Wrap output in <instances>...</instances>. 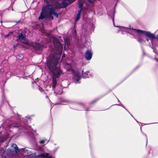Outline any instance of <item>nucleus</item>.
I'll use <instances>...</instances> for the list:
<instances>
[{
    "label": "nucleus",
    "mask_w": 158,
    "mask_h": 158,
    "mask_svg": "<svg viewBox=\"0 0 158 158\" xmlns=\"http://www.w3.org/2000/svg\"><path fill=\"white\" fill-rule=\"evenodd\" d=\"M49 154L48 153H46V155H45L44 153L41 154H40L38 155V157L43 158H44L45 157H47V158H49L50 157H51L52 156H49Z\"/></svg>",
    "instance_id": "obj_8"
},
{
    "label": "nucleus",
    "mask_w": 158,
    "mask_h": 158,
    "mask_svg": "<svg viewBox=\"0 0 158 158\" xmlns=\"http://www.w3.org/2000/svg\"><path fill=\"white\" fill-rule=\"evenodd\" d=\"M62 13H59L58 14L56 12H55V11H53V12L52 14V15H55L56 17L58 18V17L59 14H61Z\"/></svg>",
    "instance_id": "obj_17"
},
{
    "label": "nucleus",
    "mask_w": 158,
    "mask_h": 158,
    "mask_svg": "<svg viewBox=\"0 0 158 158\" xmlns=\"http://www.w3.org/2000/svg\"><path fill=\"white\" fill-rule=\"evenodd\" d=\"M146 41H148H148H149V39H148V38H147L146 39Z\"/></svg>",
    "instance_id": "obj_26"
},
{
    "label": "nucleus",
    "mask_w": 158,
    "mask_h": 158,
    "mask_svg": "<svg viewBox=\"0 0 158 158\" xmlns=\"http://www.w3.org/2000/svg\"><path fill=\"white\" fill-rule=\"evenodd\" d=\"M52 15H47V17H49V18H50L52 20H53V19L54 17L52 16Z\"/></svg>",
    "instance_id": "obj_20"
},
{
    "label": "nucleus",
    "mask_w": 158,
    "mask_h": 158,
    "mask_svg": "<svg viewBox=\"0 0 158 158\" xmlns=\"http://www.w3.org/2000/svg\"><path fill=\"white\" fill-rule=\"evenodd\" d=\"M47 5L44 6L42 9V11L44 13H45L46 15H52L53 11H55L53 8V6L52 4H50L49 0H47L46 2Z\"/></svg>",
    "instance_id": "obj_2"
},
{
    "label": "nucleus",
    "mask_w": 158,
    "mask_h": 158,
    "mask_svg": "<svg viewBox=\"0 0 158 158\" xmlns=\"http://www.w3.org/2000/svg\"><path fill=\"white\" fill-rule=\"evenodd\" d=\"M75 77H76L77 78L76 80L77 81H79L81 79V77L78 74H76L75 75Z\"/></svg>",
    "instance_id": "obj_16"
},
{
    "label": "nucleus",
    "mask_w": 158,
    "mask_h": 158,
    "mask_svg": "<svg viewBox=\"0 0 158 158\" xmlns=\"http://www.w3.org/2000/svg\"><path fill=\"white\" fill-rule=\"evenodd\" d=\"M81 104V105H83V104Z\"/></svg>",
    "instance_id": "obj_33"
},
{
    "label": "nucleus",
    "mask_w": 158,
    "mask_h": 158,
    "mask_svg": "<svg viewBox=\"0 0 158 158\" xmlns=\"http://www.w3.org/2000/svg\"><path fill=\"white\" fill-rule=\"evenodd\" d=\"M147 140L146 139V145L147 144Z\"/></svg>",
    "instance_id": "obj_27"
},
{
    "label": "nucleus",
    "mask_w": 158,
    "mask_h": 158,
    "mask_svg": "<svg viewBox=\"0 0 158 158\" xmlns=\"http://www.w3.org/2000/svg\"><path fill=\"white\" fill-rule=\"evenodd\" d=\"M156 61H158V59H156Z\"/></svg>",
    "instance_id": "obj_29"
},
{
    "label": "nucleus",
    "mask_w": 158,
    "mask_h": 158,
    "mask_svg": "<svg viewBox=\"0 0 158 158\" xmlns=\"http://www.w3.org/2000/svg\"><path fill=\"white\" fill-rule=\"evenodd\" d=\"M44 141L43 140H41L40 141V143H41V144H44Z\"/></svg>",
    "instance_id": "obj_24"
},
{
    "label": "nucleus",
    "mask_w": 158,
    "mask_h": 158,
    "mask_svg": "<svg viewBox=\"0 0 158 158\" xmlns=\"http://www.w3.org/2000/svg\"><path fill=\"white\" fill-rule=\"evenodd\" d=\"M62 58H63V57H65V55H64V54H63V55H62Z\"/></svg>",
    "instance_id": "obj_25"
},
{
    "label": "nucleus",
    "mask_w": 158,
    "mask_h": 158,
    "mask_svg": "<svg viewBox=\"0 0 158 158\" xmlns=\"http://www.w3.org/2000/svg\"><path fill=\"white\" fill-rule=\"evenodd\" d=\"M127 29H129L131 30H132L133 31H136V32L138 33V34H144L145 35L149 38L150 39H157V38L153 34L151 33L150 32L147 31H143L142 30H140L139 29H134L133 28H126Z\"/></svg>",
    "instance_id": "obj_3"
},
{
    "label": "nucleus",
    "mask_w": 158,
    "mask_h": 158,
    "mask_svg": "<svg viewBox=\"0 0 158 158\" xmlns=\"http://www.w3.org/2000/svg\"><path fill=\"white\" fill-rule=\"evenodd\" d=\"M1 133V132L0 131V134Z\"/></svg>",
    "instance_id": "obj_34"
},
{
    "label": "nucleus",
    "mask_w": 158,
    "mask_h": 158,
    "mask_svg": "<svg viewBox=\"0 0 158 158\" xmlns=\"http://www.w3.org/2000/svg\"><path fill=\"white\" fill-rule=\"evenodd\" d=\"M92 54L91 50H87L85 54V57L87 60H90L92 58Z\"/></svg>",
    "instance_id": "obj_6"
},
{
    "label": "nucleus",
    "mask_w": 158,
    "mask_h": 158,
    "mask_svg": "<svg viewBox=\"0 0 158 158\" xmlns=\"http://www.w3.org/2000/svg\"><path fill=\"white\" fill-rule=\"evenodd\" d=\"M25 41H24L23 40L22 41V42L26 45H29V46H31V44L28 41L26 40V38H25Z\"/></svg>",
    "instance_id": "obj_13"
},
{
    "label": "nucleus",
    "mask_w": 158,
    "mask_h": 158,
    "mask_svg": "<svg viewBox=\"0 0 158 158\" xmlns=\"http://www.w3.org/2000/svg\"><path fill=\"white\" fill-rule=\"evenodd\" d=\"M14 148L15 149V152L18 153L20 152V150L19 149L18 146L15 144V146L14 147Z\"/></svg>",
    "instance_id": "obj_15"
},
{
    "label": "nucleus",
    "mask_w": 158,
    "mask_h": 158,
    "mask_svg": "<svg viewBox=\"0 0 158 158\" xmlns=\"http://www.w3.org/2000/svg\"><path fill=\"white\" fill-rule=\"evenodd\" d=\"M33 49L35 52H41L42 49L46 47V45L43 44L35 43L32 44Z\"/></svg>",
    "instance_id": "obj_5"
},
{
    "label": "nucleus",
    "mask_w": 158,
    "mask_h": 158,
    "mask_svg": "<svg viewBox=\"0 0 158 158\" xmlns=\"http://www.w3.org/2000/svg\"><path fill=\"white\" fill-rule=\"evenodd\" d=\"M131 27V26H129V27Z\"/></svg>",
    "instance_id": "obj_30"
},
{
    "label": "nucleus",
    "mask_w": 158,
    "mask_h": 158,
    "mask_svg": "<svg viewBox=\"0 0 158 158\" xmlns=\"http://www.w3.org/2000/svg\"><path fill=\"white\" fill-rule=\"evenodd\" d=\"M20 22L21 20H19L18 21H14L13 22H15V24H16Z\"/></svg>",
    "instance_id": "obj_22"
},
{
    "label": "nucleus",
    "mask_w": 158,
    "mask_h": 158,
    "mask_svg": "<svg viewBox=\"0 0 158 158\" xmlns=\"http://www.w3.org/2000/svg\"><path fill=\"white\" fill-rule=\"evenodd\" d=\"M47 17V15H46L45 13H44L42 11L41 12L40 15L38 18L39 20L40 19H43Z\"/></svg>",
    "instance_id": "obj_9"
},
{
    "label": "nucleus",
    "mask_w": 158,
    "mask_h": 158,
    "mask_svg": "<svg viewBox=\"0 0 158 158\" xmlns=\"http://www.w3.org/2000/svg\"><path fill=\"white\" fill-rule=\"evenodd\" d=\"M84 70H82V77L83 78H86L89 77L88 74L89 73V71H86L85 73H83Z\"/></svg>",
    "instance_id": "obj_11"
},
{
    "label": "nucleus",
    "mask_w": 158,
    "mask_h": 158,
    "mask_svg": "<svg viewBox=\"0 0 158 158\" xmlns=\"http://www.w3.org/2000/svg\"><path fill=\"white\" fill-rule=\"evenodd\" d=\"M23 48H26L25 47V46H23Z\"/></svg>",
    "instance_id": "obj_28"
},
{
    "label": "nucleus",
    "mask_w": 158,
    "mask_h": 158,
    "mask_svg": "<svg viewBox=\"0 0 158 158\" xmlns=\"http://www.w3.org/2000/svg\"><path fill=\"white\" fill-rule=\"evenodd\" d=\"M78 7L80 8H82L83 6V1L82 0H79L78 1Z\"/></svg>",
    "instance_id": "obj_12"
},
{
    "label": "nucleus",
    "mask_w": 158,
    "mask_h": 158,
    "mask_svg": "<svg viewBox=\"0 0 158 158\" xmlns=\"http://www.w3.org/2000/svg\"><path fill=\"white\" fill-rule=\"evenodd\" d=\"M53 42L57 54L53 55L47 63V66L52 74V77L59 78L63 74L60 67L57 66L63 50V45L58 39L53 37Z\"/></svg>",
    "instance_id": "obj_1"
},
{
    "label": "nucleus",
    "mask_w": 158,
    "mask_h": 158,
    "mask_svg": "<svg viewBox=\"0 0 158 158\" xmlns=\"http://www.w3.org/2000/svg\"><path fill=\"white\" fill-rule=\"evenodd\" d=\"M80 16H81L80 15H79L77 14V16H76V18L75 19V21L76 22H77V21H78V20H79V19L80 18Z\"/></svg>",
    "instance_id": "obj_19"
},
{
    "label": "nucleus",
    "mask_w": 158,
    "mask_h": 158,
    "mask_svg": "<svg viewBox=\"0 0 158 158\" xmlns=\"http://www.w3.org/2000/svg\"><path fill=\"white\" fill-rule=\"evenodd\" d=\"M19 56V57H21V56Z\"/></svg>",
    "instance_id": "obj_31"
},
{
    "label": "nucleus",
    "mask_w": 158,
    "mask_h": 158,
    "mask_svg": "<svg viewBox=\"0 0 158 158\" xmlns=\"http://www.w3.org/2000/svg\"><path fill=\"white\" fill-rule=\"evenodd\" d=\"M99 98H98L93 100L91 102L90 105L92 106L94 105V104L97 102V101L99 100Z\"/></svg>",
    "instance_id": "obj_18"
},
{
    "label": "nucleus",
    "mask_w": 158,
    "mask_h": 158,
    "mask_svg": "<svg viewBox=\"0 0 158 158\" xmlns=\"http://www.w3.org/2000/svg\"><path fill=\"white\" fill-rule=\"evenodd\" d=\"M137 40L138 42H139L140 43H141L143 41L142 38L140 35H138L137 36Z\"/></svg>",
    "instance_id": "obj_14"
},
{
    "label": "nucleus",
    "mask_w": 158,
    "mask_h": 158,
    "mask_svg": "<svg viewBox=\"0 0 158 158\" xmlns=\"http://www.w3.org/2000/svg\"><path fill=\"white\" fill-rule=\"evenodd\" d=\"M71 3H67L64 0L62 3L58 2H56L53 6V8L55 11L56 9L66 8Z\"/></svg>",
    "instance_id": "obj_4"
},
{
    "label": "nucleus",
    "mask_w": 158,
    "mask_h": 158,
    "mask_svg": "<svg viewBox=\"0 0 158 158\" xmlns=\"http://www.w3.org/2000/svg\"><path fill=\"white\" fill-rule=\"evenodd\" d=\"M57 78L54 77H52V88L53 89H54L55 88L56 85V84L57 83L56 79Z\"/></svg>",
    "instance_id": "obj_10"
},
{
    "label": "nucleus",
    "mask_w": 158,
    "mask_h": 158,
    "mask_svg": "<svg viewBox=\"0 0 158 158\" xmlns=\"http://www.w3.org/2000/svg\"><path fill=\"white\" fill-rule=\"evenodd\" d=\"M26 38V32L22 31L19 34L18 38L17 40L19 41H22L23 40L24 41H25V39Z\"/></svg>",
    "instance_id": "obj_7"
},
{
    "label": "nucleus",
    "mask_w": 158,
    "mask_h": 158,
    "mask_svg": "<svg viewBox=\"0 0 158 158\" xmlns=\"http://www.w3.org/2000/svg\"><path fill=\"white\" fill-rule=\"evenodd\" d=\"M88 2H90V3H93L94 2V0H88Z\"/></svg>",
    "instance_id": "obj_23"
},
{
    "label": "nucleus",
    "mask_w": 158,
    "mask_h": 158,
    "mask_svg": "<svg viewBox=\"0 0 158 158\" xmlns=\"http://www.w3.org/2000/svg\"><path fill=\"white\" fill-rule=\"evenodd\" d=\"M1 23H2V21H1Z\"/></svg>",
    "instance_id": "obj_32"
},
{
    "label": "nucleus",
    "mask_w": 158,
    "mask_h": 158,
    "mask_svg": "<svg viewBox=\"0 0 158 158\" xmlns=\"http://www.w3.org/2000/svg\"><path fill=\"white\" fill-rule=\"evenodd\" d=\"M82 8H80V10L78 11L77 15H80L81 13V11L82 10Z\"/></svg>",
    "instance_id": "obj_21"
}]
</instances>
